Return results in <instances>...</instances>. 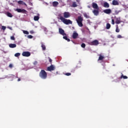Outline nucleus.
I'll list each match as a JSON object with an SVG mask.
<instances>
[{
  "mask_svg": "<svg viewBox=\"0 0 128 128\" xmlns=\"http://www.w3.org/2000/svg\"><path fill=\"white\" fill-rule=\"evenodd\" d=\"M59 20H62V22H64V24H72V22L70 20H68L64 17L62 16H60Z\"/></svg>",
  "mask_w": 128,
  "mask_h": 128,
  "instance_id": "f257e3e1",
  "label": "nucleus"
},
{
  "mask_svg": "<svg viewBox=\"0 0 128 128\" xmlns=\"http://www.w3.org/2000/svg\"><path fill=\"white\" fill-rule=\"evenodd\" d=\"M39 76L42 80H46L48 78V73L44 70H42L39 73Z\"/></svg>",
  "mask_w": 128,
  "mask_h": 128,
  "instance_id": "f03ea898",
  "label": "nucleus"
},
{
  "mask_svg": "<svg viewBox=\"0 0 128 128\" xmlns=\"http://www.w3.org/2000/svg\"><path fill=\"white\" fill-rule=\"evenodd\" d=\"M82 20H84V18H82V17L81 16H78L76 20L78 26H79L80 27L83 26H84V24H82Z\"/></svg>",
  "mask_w": 128,
  "mask_h": 128,
  "instance_id": "7ed1b4c3",
  "label": "nucleus"
},
{
  "mask_svg": "<svg viewBox=\"0 0 128 128\" xmlns=\"http://www.w3.org/2000/svg\"><path fill=\"white\" fill-rule=\"evenodd\" d=\"M98 44H99L98 40H94L89 42V44L90 46H98Z\"/></svg>",
  "mask_w": 128,
  "mask_h": 128,
  "instance_id": "20e7f679",
  "label": "nucleus"
},
{
  "mask_svg": "<svg viewBox=\"0 0 128 128\" xmlns=\"http://www.w3.org/2000/svg\"><path fill=\"white\" fill-rule=\"evenodd\" d=\"M56 70V67H54V66L51 64L50 66H48L47 68V70L48 72H52V70Z\"/></svg>",
  "mask_w": 128,
  "mask_h": 128,
  "instance_id": "39448f33",
  "label": "nucleus"
},
{
  "mask_svg": "<svg viewBox=\"0 0 128 128\" xmlns=\"http://www.w3.org/2000/svg\"><path fill=\"white\" fill-rule=\"evenodd\" d=\"M16 12H22V14H26L28 12V11H26V10L22 8L16 9Z\"/></svg>",
  "mask_w": 128,
  "mask_h": 128,
  "instance_id": "423d86ee",
  "label": "nucleus"
},
{
  "mask_svg": "<svg viewBox=\"0 0 128 128\" xmlns=\"http://www.w3.org/2000/svg\"><path fill=\"white\" fill-rule=\"evenodd\" d=\"M22 56H26V58L30 56V52H24L22 53Z\"/></svg>",
  "mask_w": 128,
  "mask_h": 128,
  "instance_id": "0eeeda50",
  "label": "nucleus"
},
{
  "mask_svg": "<svg viewBox=\"0 0 128 128\" xmlns=\"http://www.w3.org/2000/svg\"><path fill=\"white\" fill-rule=\"evenodd\" d=\"M72 38L76 40L78 38V34L76 31H74L72 35Z\"/></svg>",
  "mask_w": 128,
  "mask_h": 128,
  "instance_id": "6e6552de",
  "label": "nucleus"
},
{
  "mask_svg": "<svg viewBox=\"0 0 128 128\" xmlns=\"http://www.w3.org/2000/svg\"><path fill=\"white\" fill-rule=\"evenodd\" d=\"M70 16V14L68 12H65L64 13V18H68Z\"/></svg>",
  "mask_w": 128,
  "mask_h": 128,
  "instance_id": "1a4fd4ad",
  "label": "nucleus"
},
{
  "mask_svg": "<svg viewBox=\"0 0 128 128\" xmlns=\"http://www.w3.org/2000/svg\"><path fill=\"white\" fill-rule=\"evenodd\" d=\"M59 34L62 36H66V34L64 32V30L61 28H59Z\"/></svg>",
  "mask_w": 128,
  "mask_h": 128,
  "instance_id": "9d476101",
  "label": "nucleus"
},
{
  "mask_svg": "<svg viewBox=\"0 0 128 128\" xmlns=\"http://www.w3.org/2000/svg\"><path fill=\"white\" fill-rule=\"evenodd\" d=\"M104 12L106 14H112V10L110 9H106L104 10Z\"/></svg>",
  "mask_w": 128,
  "mask_h": 128,
  "instance_id": "9b49d317",
  "label": "nucleus"
},
{
  "mask_svg": "<svg viewBox=\"0 0 128 128\" xmlns=\"http://www.w3.org/2000/svg\"><path fill=\"white\" fill-rule=\"evenodd\" d=\"M92 6L93 8H94L95 10H100V8H98V4H96V3L92 2Z\"/></svg>",
  "mask_w": 128,
  "mask_h": 128,
  "instance_id": "f8f14e48",
  "label": "nucleus"
},
{
  "mask_svg": "<svg viewBox=\"0 0 128 128\" xmlns=\"http://www.w3.org/2000/svg\"><path fill=\"white\" fill-rule=\"evenodd\" d=\"M92 12L94 14V16H98V14H100L98 10V9H94V10H93Z\"/></svg>",
  "mask_w": 128,
  "mask_h": 128,
  "instance_id": "ddd939ff",
  "label": "nucleus"
},
{
  "mask_svg": "<svg viewBox=\"0 0 128 128\" xmlns=\"http://www.w3.org/2000/svg\"><path fill=\"white\" fill-rule=\"evenodd\" d=\"M115 22L116 24H120L122 22V21H120V17L116 18Z\"/></svg>",
  "mask_w": 128,
  "mask_h": 128,
  "instance_id": "4468645a",
  "label": "nucleus"
},
{
  "mask_svg": "<svg viewBox=\"0 0 128 128\" xmlns=\"http://www.w3.org/2000/svg\"><path fill=\"white\" fill-rule=\"evenodd\" d=\"M98 60H104V55H102V54H100L98 55Z\"/></svg>",
  "mask_w": 128,
  "mask_h": 128,
  "instance_id": "2eb2a0df",
  "label": "nucleus"
},
{
  "mask_svg": "<svg viewBox=\"0 0 128 128\" xmlns=\"http://www.w3.org/2000/svg\"><path fill=\"white\" fill-rule=\"evenodd\" d=\"M18 4H22L23 6H28V5L26 4L24 2V1L20 0L18 2Z\"/></svg>",
  "mask_w": 128,
  "mask_h": 128,
  "instance_id": "dca6fc26",
  "label": "nucleus"
},
{
  "mask_svg": "<svg viewBox=\"0 0 128 128\" xmlns=\"http://www.w3.org/2000/svg\"><path fill=\"white\" fill-rule=\"evenodd\" d=\"M52 6H54V8H56V6H58V2L55 1L52 2Z\"/></svg>",
  "mask_w": 128,
  "mask_h": 128,
  "instance_id": "f3484780",
  "label": "nucleus"
},
{
  "mask_svg": "<svg viewBox=\"0 0 128 128\" xmlns=\"http://www.w3.org/2000/svg\"><path fill=\"white\" fill-rule=\"evenodd\" d=\"M9 46L11 48H16V44H9Z\"/></svg>",
  "mask_w": 128,
  "mask_h": 128,
  "instance_id": "a211bd4d",
  "label": "nucleus"
},
{
  "mask_svg": "<svg viewBox=\"0 0 128 128\" xmlns=\"http://www.w3.org/2000/svg\"><path fill=\"white\" fill-rule=\"evenodd\" d=\"M112 4L113 6H118V4H119L118 2L116 0H114L112 1Z\"/></svg>",
  "mask_w": 128,
  "mask_h": 128,
  "instance_id": "6ab92c4d",
  "label": "nucleus"
},
{
  "mask_svg": "<svg viewBox=\"0 0 128 128\" xmlns=\"http://www.w3.org/2000/svg\"><path fill=\"white\" fill-rule=\"evenodd\" d=\"M104 8H110V4H108V2H104Z\"/></svg>",
  "mask_w": 128,
  "mask_h": 128,
  "instance_id": "aec40b11",
  "label": "nucleus"
},
{
  "mask_svg": "<svg viewBox=\"0 0 128 128\" xmlns=\"http://www.w3.org/2000/svg\"><path fill=\"white\" fill-rule=\"evenodd\" d=\"M120 78L122 80V78H124V80H127L128 78V76H124V74L122 73V76L120 77Z\"/></svg>",
  "mask_w": 128,
  "mask_h": 128,
  "instance_id": "412c9836",
  "label": "nucleus"
},
{
  "mask_svg": "<svg viewBox=\"0 0 128 128\" xmlns=\"http://www.w3.org/2000/svg\"><path fill=\"white\" fill-rule=\"evenodd\" d=\"M78 6V4H76V2H73L72 4V8H76Z\"/></svg>",
  "mask_w": 128,
  "mask_h": 128,
  "instance_id": "4be33fe9",
  "label": "nucleus"
},
{
  "mask_svg": "<svg viewBox=\"0 0 128 128\" xmlns=\"http://www.w3.org/2000/svg\"><path fill=\"white\" fill-rule=\"evenodd\" d=\"M63 38L64 40H68V42H70V38H68V36H66H66H64Z\"/></svg>",
  "mask_w": 128,
  "mask_h": 128,
  "instance_id": "5701e85b",
  "label": "nucleus"
},
{
  "mask_svg": "<svg viewBox=\"0 0 128 128\" xmlns=\"http://www.w3.org/2000/svg\"><path fill=\"white\" fill-rule=\"evenodd\" d=\"M41 48H42V50H46V45L44 44H42Z\"/></svg>",
  "mask_w": 128,
  "mask_h": 128,
  "instance_id": "b1692460",
  "label": "nucleus"
},
{
  "mask_svg": "<svg viewBox=\"0 0 128 128\" xmlns=\"http://www.w3.org/2000/svg\"><path fill=\"white\" fill-rule=\"evenodd\" d=\"M106 30H110V23L106 24Z\"/></svg>",
  "mask_w": 128,
  "mask_h": 128,
  "instance_id": "393cba45",
  "label": "nucleus"
},
{
  "mask_svg": "<svg viewBox=\"0 0 128 128\" xmlns=\"http://www.w3.org/2000/svg\"><path fill=\"white\" fill-rule=\"evenodd\" d=\"M120 28H118V26L116 25V32H120Z\"/></svg>",
  "mask_w": 128,
  "mask_h": 128,
  "instance_id": "a878e982",
  "label": "nucleus"
},
{
  "mask_svg": "<svg viewBox=\"0 0 128 128\" xmlns=\"http://www.w3.org/2000/svg\"><path fill=\"white\" fill-rule=\"evenodd\" d=\"M7 16L9 18H12V13H10V12H7Z\"/></svg>",
  "mask_w": 128,
  "mask_h": 128,
  "instance_id": "bb28decb",
  "label": "nucleus"
},
{
  "mask_svg": "<svg viewBox=\"0 0 128 128\" xmlns=\"http://www.w3.org/2000/svg\"><path fill=\"white\" fill-rule=\"evenodd\" d=\"M40 20V17H38V16H34V20Z\"/></svg>",
  "mask_w": 128,
  "mask_h": 128,
  "instance_id": "cd10ccee",
  "label": "nucleus"
},
{
  "mask_svg": "<svg viewBox=\"0 0 128 128\" xmlns=\"http://www.w3.org/2000/svg\"><path fill=\"white\" fill-rule=\"evenodd\" d=\"M84 18H90V16L86 14V13H85L84 14Z\"/></svg>",
  "mask_w": 128,
  "mask_h": 128,
  "instance_id": "c85d7f7f",
  "label": "nucleus"
},
{
  "mask_svg": "<svg viewBox=\"0 0 128 128\" xmlns=\"http://www.w3.org/2000/svg\"><path fill=\"white\" fill-rule=\"evenodd\" d=\"M20 56V53H16L14 54V56H16V58H18V56Z\"/></svg>",
  "mask_w": 128,
  "mask_h": 128,
  "instance_id": "c756f323",
  "label": "nucleus"
},
{
  "mask_svg": "<svg viewBox=\"0 0 128 128\" xmlns=\"http://www.w3.org/2000/svg\"><path fill=\"white\" fill-rule=\"evenodd\" d=\"M10 40H16V38H14V36H11Z\"/></svg>",
  "mask_w": 128,
  "mask_h": 128,
  "instance_id": "7c9ffc66",
  "label": "nucleus"
},
{
  "mask_svg": "<svg viewBox=\"0 0 128 128\" xmlns=\"http://www.w3.org/2000/svg\"><path fill=\"white\" fill-rule=\"evenodd\" d=\"M23 32L24 34H29L28 32L26 30H23Z\"/></svg>",
  "mask_w": 128,
  "mask_h": 128,
  "instance_id": "2f4dec72",
  "label": "nucleus"
},
{
  "mask_svg": "<svg viewBox=\"0 0 128 128\" xmlns=\"http://www.w3.org/2000/svg\"><path fill=\"white\" fill-rule=\"evenodd\" d=\"M81 46L82 48H86V44L84 43H82L81 44Z\"/></svg>",
  "mask_w": 128,
  "mask_h": 128,
  "instance_id": "473e14b6",
  "label": "nucleus"
},
{
  "mask_svg": "<svg viewBox=\"0 0 128 128\" xmlns=\"http://www.w3.org/2000/svg\"><path fill=\"white\" fill-rule=\"evenodd\" d=\"M117 38H122V35H120V34L118 35Z\"/></svg>",
  "mask_w": 128,
  "mask_h": 128,
  "instance_id": "72a5a7b5",
  "label": "nucleus"
},
{
  "mask_svg": "<svg viewBox=\"0 0 128 128\" xmlns=\"http://www.w3.org/2000/svg\"><path fill=\"white\" fill-rule=\"evenodd\" d=\"M66 76H71L72 74L70 73V72H68V73H66L65 74Z\"/></svg>",
  "mask_w": 128,
  "mask_h": 128,
  "instance_id": "f704fd0d",
  "label": "nucleus"
},
{
  "mask_svg": "<svg viewBox=\"0 0 128 128\" xmlns=\"http://www.w3.org/2000/svg\"><path fill=\"white\" fill-rule=\"evenodd\" d=\"M48 60H49V62H50V64H52V58H50L48 57Z\"/></svg>",
  "mask_w": 128,
  "mask_h": 128,
  "instance_id": "c9c22d12",
  "label": "nucleus"
},
{
  "mask_svg": "<svg viewBox=\"0 0 128 128\" xmlns=\"http://www.w3.org/2000/svg\"><path fill=\"white\" fill-rule=\"evenodd\" d=\"M2 28L3 30H6V26H2Z\"/></svg>",
  "mask_w": 128,
  "mask_h": 128,
  "instance_id": "e433bc0d",
  "label": "nucleus"
},
{
  "mask_svg": "<svg viewBox=\"0 0 128 128\" xmlns=\"http://www.w3.org/2000/svg\"><path fill=\"white\" fill-rule=\"evenodd\" d=\"M120 11H118V10L115 11L116 14H120Z\"/></svg>",
  "mask_w": 128,
  "mask_h": 128,
  "instance_id": "4c0bfd02",
  "label": "nucleus"
},
{
  "mask_svg": "<svg viewBox=\"0 0 128 128\" xmlns=\"http://www.w3.org/2000/svg\"><path fill=\"white\" fill-rule=\"evenodd\" d=\"M28 38H32L33 36L32 35H28Z\"/></svg>",
  "mask_w": 128,
  "mask_h": 128,
  "instance_id": "58836bf2",
  "label": "nucleus"
},
{
  "mask_svg": "<svg viewBox=\"0 0 128 128\" xmlns=\"http://www.w3.org/2000/svg\"><path fill=\"white\" fill-rule=\"evenodd\" d=\"M112 24H114V19L112 20Z\"/></svg>",
  "mask_w": 128,
  "mask_h": 128,
  "instance_id": "ea45409f",
  "label": "nucleus"
},
{
  "mask_svg": "<svg viewBox=\"0 0 128 128\" xmlns=\"http://www.w3.org/2000/svg\"><path fill=\"white\" fill-rule=\"evenodd\" d=\"M12 64H10L9 68H12Z\"/></svg>",
  "mask_w": 128,
  "mask_h": 128,
  "instance_id": "a19ab883",
  "label": "nucleus"
},
{
  "mask_svg": "<svg viewBox=\"0 0 128 128\" xmlns=\"http://www.w3.org/2000/svg\"><path fill=\"white\" fill-rule=\"evenodd\" d=\"M34 66H36V64H38V62L35 61V62H34Z\"/></svg>",
  "mask_w": 128,
  "mask_h": 128,
  "instance_id": "79ce46f5",
  "label": "nucleus"
},
{
  "mask_svg": "<svg viewBox=\"0 0 128 128\" xmlns=\"http://www.w3.org/2000/svg\"><path fill=\"white\" fill-rule=\"evenodd\" d=\"M30 34H34V30H31L30 31Z\"/></svg>",
  "mask_w": 128,
  "mask_h": 128,
  "instance_id": "37998d69",
  "label": "nucleus"
},
{
  "mask_svg": "<svg viewBox=\"0 0 128 128\" xmlns=\"http://www.w3.org/2000/svg\"><path fill=\"white\" fill-rule=\"evenodd\" d=\"M76 2H78V4H80V0H76Z\"/></svg>",
  "mask_w": 128,
  "mask_h": 128,
  "instance_id": "c03bdc74",
  "label": "nucleus"
},
{
  "mask_svg": "<svg viewBox=\"0 0 128 128\" xmlns=\"http://www.w3.org/2000/svg\"><path fill=\"white\" fill-rule=\"evenodd\" d=\"M18 82H20V78H18Z\"/></svg>",
  "mask_w": 128,
  "mask_h": 128,
  "instance_id": "a18cd8bd",
  "label": "nucleus"
},
{
  "mask_svg": "<svg viewBox=\"0 0 128 128\" xmlns=\"http://www.w3.org/2000/svg\"><path fill=\"white\" fill-rule=\"evenodd\" d=\"M11 76H14V75H12V74H11Z\"/></svg>",
  "mask_w": 128,
  "mask_h": 128,
  "instance_id": "49530a36",
  "label": "nucleus"
},
{
  "mask_svg": "<svg viewBox=\"0 0 128 128\" xmlns=\"http://www.w3.org/2000/svg\"><path fill=\"white\" fill-rule=\"evenodd\" d=\"M59 2H61L60 0H58Z\"/></svg>",
  "mask_w": 128,
  "mask_h": 128,
  "instance_id": "de8ad7c7",
  "label": "nucleus"
},
{
  "mask_svg": "<svg viewBox=\"0 0 128 128\" xmlns=\"http://www.w3.org/2000/svg\"><path fill=\"white\" fill-rule=\"evenodd\" d=\"M16 78H18V76H16Z\"/></svg>",
  "mask_w": 128,
  "mask_h": 128,
  "instance_id": "09e8293b",
  "label": "nucleus"
},
{
  "mask_svg": "<svg viewBox=\"0 0 128 128\" xmlns=\"http://www.w3.org/2000/svg\"><path fill=\"white\" fill-rule=\"evenodd\" d=\"M60 2H62V0H60Z\"/></svg>",
  "mask_w": 128,
  "mask_h": 128,
  "instance_id": "8fccbe9b",
  "label": "nucleus"
}]
</instances>
